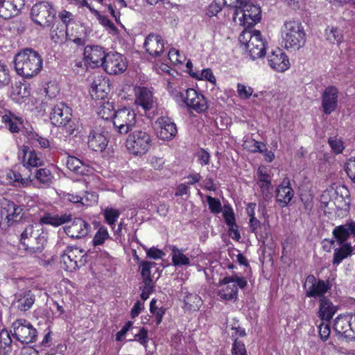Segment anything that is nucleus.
I'll list each match as a JSON object with an SVG mask.
<instances>
[{"instance_id":"1","label":"nucleus","mask_w":355,"mask_h":355,"mask_svg":"<svg viewBox=\"0 0 355 355\" xmlns=\"http://www.w3.org/2000/svg\"><path fill=\"white\" fill-rule=\"evenodd\" d=\"M14 62L17 73L26 78L37 75L43 66V60L40 53L28 48L15 55Z\"/></svg>"},{"instance_id":"2","label":"nucleus","mask_w":355,"mask_h":355,"mask_svg":"<svg viewBox=\"0 0 355 355\" xmlns=\"http://www.w3.org/2000/svg\"><path fill=\"white\" fill-rule=\"evenodd\" d=\"M282 45L286 49L299 50L306 42V33L299 20H286L282 28Z\"/></svg>"},{"instance_id":"3","label":"nucleus","mask_w":355,"mask_h":355,"mask_svg":"<svg viewBox=\"0 0 355 355\" xmlns=\"http://www.w3.org/2000/svg\"><path fill=\"white\" fill-rule=\"evenodd\" d=\"M47 241V234L40 224H30L21 234V242L31 253L40 252Z\"/></svg>"},{"instance_id":"4","label":"nucleus","mask_w":355,"mask_h":355,"mask_svg":"<svg viewBox=\"0 0 355 355\" xmlns=\"http://www.w3.org/2000/svg\"><path fill=\"white\" fill-rule=\"evenodd\" d=\"M171 92L178 103L185 105L198 113L203 112L208 108L205 96L193 88H189L182 92L171 91Z\"/></svg>"},{"instance_id":"5","label":"nucleus","mask_w":355,"mask_h":355,"mask_svg":"<svg viewBox=\"0 0 355 355\" xmlns=\"http://www.w3.org/2000/svg\"><path fill=\"white\" fill-rule=\"evenodd\" d=\"M239 40L241 45L249 51L252 60L262 58L266 54V42L261 37L259 31L245 29L239 35Z\"/></svg>"},{"instance_id":"6","label":"nucleus","mask_w":355,"mask_h":355,"mask_svg":"<svg viewBox=\"0 0 355 355\" xmlns=\"http://www.w3.org/2000/svg\"><path fill=\"white\" fill-rule=\"evenodd\" d=\"M71 109L64 103H59L55 105L50 113L51 123L58 127H64L68 135L74 134L76 127L74 122L71 120Z\"/></svg>"},{"instance_id":"7","label":"nucleus","mask_w":355,"mask_h":355,"mask_svg":"<svg viewBox=\"0 0 355 355\" xmlns=\"http://www.w3.org/2000/svg\"><path fill=\"white\" fill-rule=\"evenodd\" d=\"M128 150L133 155H143L152 146L150 135L146 131L135 130L132 131L126 140Z\"/></svg>"},{"instance_id":"8","label":"nucleus","mask_w":355,"mask_h":355,"mask_svg":"<svg viewBox=\"0 0 355 355\" xmlns=\"http://www.w3.org/2000/svg\"><path fill=\"white\" fill-rule=\"evenodd\" d=\"M30 15L35 24L46 28L51 25L55 18L56 12L50 3L43 1L33 6Z\"/></svg>"},{"instance_id":"9","label":"nucleus","mask_w":355,"mask_h":355,"mask_svg":"<svg viewBox=\"0 0 355 355\" xmlns=\"http://www.w3.org/2000/svg\"><path fill=\"white\" fill-rule=\"evenodd\" d=\"M136 113L128 107L116 110L112 122L115 131L120 135H126L132 130L136 124Z\"/></svg>"},{"instance_id":"10","label":"nucleus","mask_w":355,"mask_h":355,"mask_svg":"<svg viewBox=\"0 0 355 355\" xmlns=\"http://www.w3.org/2000/svg\"><path fill=\"white\" fill-rule=\"evenodd\" d=\"M83 253L84 250L79 248L68 246L61 255L60 264L62 268L67 271L73 272L84 265L85 260L83 261L85 256Z\"/></svg>"},{"instance_id":"11","label":"nucleus","mask_w":355,"mask_h":355,"mask_svg":"<svg viewBox=\"0 0 355 355\" xmlns=\"http://www.w3.org/2000/svg\"><path fill=\"white\" fill-rule=\"evenodd\" d=\"M13 335L22 343H33L36 340L37 331L24 319L17 320L12 323Z\"/></svg>"},{"instance_id":"12","label":"nucleus","mask_w":355,"mask_h":355,"mask_svg":"<svg viewBox=\"0 0 355 355\" xmlns=\"http://www.w3.org/2000/svg\"><path fill=\"white\" fill-rule=\"evenodd\" d=\"M304 288L306 290V296L308 297H325L324 294L330 289L328 282L318 279L313 275L307 276L304 284Z\"/></svg>"},{"instance_id":"13","label":"nucleus","mask_w":355,"mask_h":355,"mask_svg":"<svg viewBox=\"0 0 355 355\" xmlns=\"http://www.w3.org/2000/svg\"><path fill=\"white\" fill-rule=\"evenodd\" d=\"M64 227L65 233L73 239H80L85 237L92 230L89 223L82 218H75L68 222Z\"/></svg>"},{"instance_id":"14","label":"nucleus","mask_w":355,"mask_h":355,"mask_svg":"<svg viewBox=\"0 0 355 355\" xmlns=\"http://www.w3.org/2000/svg\"><path fill=\"white\" fill-rule=\"evenodd\" d=\"M239 10L242 13L243 24L247 28L253 26L261 19V8L252 3L250 0L241 6L239 8Z\"/></svg>"},{"instance_id":"15","label":"nucleus","mask_w":355,"mask_h":355,"mask_svg":"<svg viewBox=\"0 0 355 355\" xmlns=\"http://www.w3.org/2000/svg\"><path fill=\"white\" fill-rule=\"evenodd\" d=\"M102 67L107 73L111 75L121 73L127 69L123 55L116 52L107 53Z\"/></svg>"},{"instance_id":"16","label":"nucleus","mask_w":355,"mask_h":355,"mask_svg":"<svg viewBox=\"0 0 355 355\" xmlns=\"http://www.w3.org/2000/svg\"><path fill=\"white\" fill-rule=\"evenodd\" d=\"M157 137L162 140H171L176 135L178 130L171 119L161 116L155 121Z\"/></svg>"},{"instance_id":"17","label":"nucleus","mask_w":355,"mask_h":355,"mask_svg":"<svg viewBox=\"0 0 355 355\" xmlns=\"http://www.w3.org/2000/svg\"><path fill=\"white\" fill-rule=\"evenodd\" d=\"M338 89L330 85L325 88L321 96L322 107L326 114L334 112L338 106Z\"/></svg>"},{"instance_id":"18","label":"nucleus","mask_w":355,"mask_h":355,"mask_svg":"<svg viewBox=\"0 0 355 355\" xmlns=\"http://www.w3.org/2000/svg\"><path fill=\"white\" fill-rule=\"evenodd\" d=\"M12 306L20 312H26L33 305L35 297L31 290H21L16 293Z\"/></svg>"},{"instance_id":"19","label":"nucleus","mask_w":355,"mask_h":355,"mask_svg":"<svg viewBox=\"0 0 355 355\" xmlns=\"http://www.w3.org/2000/svg\"><path fill=\"white\" fill-rule=\"evenodd\" d=\"M106 55L104 48L101 46H87L84 50L85 59L89 64H93V67H102Z\"/></svg>"},{"instance_id":"20","label":"nucleus","mask_w":355,"mask_h":355,"mask_svg":"<svg viewBox=\"0 0 355 355\" xmlns=\"http://www.w3.org/2000/svg\"><path fill=\"white\" fill-rule=\"evenodd\" d=\"M144 46L146 52L154 58L161 56L164 52V40L155 33H150L146 37Z\"/></svg>"},{"instance_id":"21","label":"nucleus","mask_w":355,"mask_h":355,"mask_svg":"<svg viewBox=\"0 0 355 355\" xmlns=\"http://www.w3.org/2000/svg\"><path fill=\"white\" fill-rule=\"evenodd\" d=\"M24 6V0H0V17L10 19L17 15Z\"/></svg>"},{"instance_id":"22","label":"nucleus","mask_w":355,"mask_h":355,"mask_svg":"<svg viewBox=\"0 0 355 355\" xmlns=\"http://www.w3.org/2000/svg\"><path fill=\"white\" fill-rule=\"evenodd\" d=\"M268 62L272 69L279 72L285 71L290 67L288 56L279 49L271 52L268 56Z\"/></svg>"},{"instance_id":"23","label":"nucleus","mask_w":355,"mask_h":355,"mask_svg":"<svg viewBox=\"0 0 355 355\" xmlns=\"http://www.w3.org/2000/svg\"><path fill=\"white\" fill-rule=\"evenodd\" d=\"M276 201L281 207H286L294 196L288 179H284L276 189Z\"/></svg>"},{"instance_id":"24","label":"nucleus","mask_w":355,"mask_h":355,"mask_svg":"<svg viewBox=\"0 0 355 355\" xmlns=\"http://www.w3.org/2000/svg\"><path fill=\"white\" fill-rule=\"evenodd\" d=\"M337 311L338 306L327 297L319 300L318 316L321 320L329 322Z\"/></svg>"},{"instance_id":"25","label":"nucleus","mask_w":355,"mask_h":355,"mask_svg":"<svg viewBox=\"0 0 355 355\" xmlns=\"http://www.w3.org/2000/svg\"><path fill=\"white\" fill-rule=\"evenodd\" d=\"M1 214L6 216L8 223L18 221L21 218L19 215L23 210L22 208L12 201L3 199L1 202Z\"/></svg>"},{"instance_id":"26","label":"nucleus","mask_w":355,"mask_h":355,"mask_svg":"<svg viewBox=\"0 0 355 355\" xmlns=\"http://www.w3.org/2000/svg\"><path fill=\"white\" fill-rule=\"evenodd\" d=\"M18 157L23 162L24 167L37 168L42 164V160L37 157L35 152L31 150L29 147L26 146L21 147Z\"/></svg>"},{"instance_id":"27","label":"nucleus","mask_w":355,"mask_h":355,"mask_svg":"<svg viewBox=\"0 0 355 355\" xmlns=\"http://www.w3.org/2000/svg\"><path fill=\"white\" fill-rule=\"evenodd\" d=\"M347 223L344 225H341L339 226H336L332 232L333 239H325V241H328L330 243V246L329 248H327L325 245H324V249L327 251H330V248L331 245H334L335 243L337 245H343L345 243H348L346 242L350 236V233L349 229L347 228Z\"/></svg>"},{"instance_id":"28","label":"nucleus","mask_w":355,"mask_h":355,"mask_svg":"<svg viewBox=\"0 0 355 355\" xmlns=\"http://www.w3.org/2000/svg\"><path fill=\"white\" fill-rule=\"evenodd\" d=\"M108 144L107 137L94 130H92L88 135L87 144L89 148L96 152H103Z\"/></svg>"},{"instance_id":"29","label":"nucleus","mask_w":355,"mask_h":355,"mask_svg":"<svg viewBox=\"0 0 355 355\" xmlns=\"http://www.w3.org/2000/svg\"><path fill=\"white\" fill-rule=\"evenodd\" d=\"M110 91V87L107 80L96 78L92 83L89 93L93 99H104Z\"/></svg>"},{"instance_id":"30","label":"nucleus","mask_w":355,"mask_h":355,"mask_svg":"<svg viewBox=\"0 0 355 355\" xmlns=\"http://www.w3.org/2000/svg\"><path fill=\"white\" fill-rule=\"evenodd\" d=\"M136 103L141 105L145 110L153 107V99L152 92L146 87H140L137 92Z\"/></svg>"},{"instance_id":"31","label":"nucleus","mask_w":355,"mask_h":355,"mask_svg":"<svg viewBox=\"0 0 355 355\" xmlns=\"http://www.w3.org/2000/svg\"><path fill=\"white\" fill-rule=\"evenodd\" d=\"M339 247L334 250L333 264L338 266L345 259L350 257L354 252V248L351 243L338 245Z\"/></svg>"},{"instance_id":"32","label":"nucleus","mask_w":355,"mask_h":355,"mask_svg":"<svg viewBox=\"0 0 355 355\" xmlns=\"http://www.w3.org/2000/svg\"><path fill=\"white\" fill-rule=\"evenodd\" d=\"M71 217V215L67 214L60 216L58 214H46L40 218V223L58 227L69 222Z\"/></svg>"},{"instance_id":"33","label":"nucleus","mask_w":355,"mask_h":355,"mask_svg":"<svg viewBox=\"0 0 355 355\" xmlns=\"http://www.w3.org/2000/svg\"><path fill=\"white\" fill-rule=\"evenodd\" d=\"M67 28L63 24H58L51 27L50 36L51 40L56 44H62L67 40Z\"/></svg>"},{"instance_id":"34","label":"nucleus","mask_w":355,"mask_h":355,"mask_svg":"<svg viewBox=\"0 0 355 355\" xmlns=\"http://www.w3.org/2000/svg\"><path fill=\"white\" fill-rule=\"evenodd\" d=\"M2 121L8 126L11 132H18L19 126L22 124V119L16 116L14 114L9 112L2 116Z\"/></svg>"},{"instance_id":"35","label":"nucleus","mask_w":355,"mask_h":355,"mask_svg":"<svg viewBox=\"0 0 355 355\" xmlns=\"http://www.w3.org/2000/svg\"><path fill=\"white\" fill-rule=\"evenodd\" d=\"M67 167L78 175H84L88 170L80 159L73 156H69L66 162Z\"/></svg>"},{"instance_id":"36","label":"nucleus","mask_w":355,"mask_h":355,"mask_svg":"<svg viewBox=\"0 0 355 355\" xmlns=\"http://www.w3.org/2000/svg\"><path fill=\"white\" fill-rule=\"evenodd\" d=\"M116 112L114 110V103L112 102L106 101L101 105L98 111V115L103 120L107 121L112 119L114 121Z\"/></svg>"},{"instance_id":"37","label":"nucleus","mask_w":355,"mask_h":355,"mask_svg":"<svg viewBox=\"0 0 355 355\" xmlns=\"http://www.w3.org/2000/svg\"><path fill=\"white\" fill-rule=\"evenodd\" d=\"M169 248L172 252V261L174 266H189L190 264L189 259L183 254L182 250L178 249L175 245H171Z\"/></svg>"},{"instance_id":"38","label":"nucleus","mask_w":355,"mask_h":355,"mask_svg":"<svg viewBox=\"0 0 355 355\" xmlns=\"http://www.w3.org/2000/svg\"><path fill=\"white\" fill-rule=\"evenodd\" d=\"M349 315H339L335 320L334 324V330L339 334H345L346 336L349 331Z\"/></svg>"},{"instance_id":"39","label":"nucleus","mask_w":355,"mask_h":355,"mask_svg":"<svg viewBox=\"0 0 355 355\" xmlns=\"http://www.w3.org/2000/svg\"><path fill=\"white\" fill-rule=\"evenodd\" d=\"M225 288L218 291V295L225 300H236L238 296V288L236 284H224Z\"/></svg>"},{"instance_id":"40","label":"nucleus","mask_w":355,"mask_h":355,"mask_svg":"<svg viewBox=\"0 0 355 355\" xmlns=\"http://www.w3.org/2000/svg\"><path fill=\"white\" fill-rule=\"evenodd\" d=\"M184 309L188 311H196L199 309L202 304V300L197 294L188 293L184 299Z\"/></svg>"},{"instance_id":"41","label":"nucleus","mask_w":355,"mask_h":355,"mask_svg":"<svg viewBox=\"0 0 355 355\" xmlns=\"http://www.w3.org/2000/svg\"><path fill=\"white\" fill-rule=\"evenodd\" d=\"M325 37L331 44H340L343 41L342 31L337 27H327L325 30Z\"/></svg>"},{"instance_id":"42","label":"nucleus","mask_w":355,"mask_h":355,"mask_svg":"<svg viewBox=\"0 0 355 355\" xmlns=\"http://www.w3.org/2000/svg\"><path fill=\"white\" fill-rule=\"evenodd\" d=\"M156 263L152 261H141L139 264V268L141 269V277L143 279L144 284H153L151 279V271L152 267L155 266Z\"/></svg>"},{"instance_id":"43","label":"nucleus","mask_w":355,"mask_h":355,"mask_svg":"<svg viewBox=\"0 0 355 355\" xmlns=\"http://www.w3.org/2000/svg\"><path fill=\"white\" fill-rule=\"evenodd\" d=\"M234 284L236 286L241 288H244L247 285V280L243 277H239L237 274H233L232 276H228L224 277L223 279H220L218 284L219 286H222V284Z\"/></svg>"},{"instance_id":"44","label":"nucleus","mask_w":355,"mask_h":355,"mask_svg":"<svg viewBox=\"0 0 355 355\" xmlns=\"http://www.w3.org/2000/svg\"><path fill=\"white\" fill-rule=\"evenodd\" d=\"M35 177L40 183L45 185H50L53 178L51 172L46 168L35 169Z\"/></svg>"},{"instance_id":"45","label":"nucleus","mask_w":355,"mask_h":355,"mask_svg":"<svg viewBox=\"0 0 355 355\" xmlns=\"http://www.w3.org/2000/svg\"><path fill=\"white\" fill-rule=\"evenodd\" d=\"M257 184L260 188L263 200L265 202L270 201L273 196V187L271 182H257Z\"/></svg>"},{"instance_id":"46","label":"nucleus","mask_w":355,"mask_h":355,"mask_svg":"<svg viewBox=\"0 0 355 355\" xmlns=\"http://www.w3.org/2000/svg\"><path fill=\"white\" fill-rule=\"evenodd\" d=\"M103 215L105 219V221L110 225H114L115 224L116 220L119 217L120 212L118 209H114L112 207H106L104 209Z\"/></svg>"},{"instance_id":"47","label":"nucleus","mask_w":355,"mask_h":355,"mask_svg":"<svg viewBox=\"0 0 355 355\" xmlns=\"http://www.w3.org/2000/svg\"><path fill=\"white\" fill-rule=\"evenodd\" d=\"M108 237L109 234L107 228L101 227L94 236L92 241L94 246L102 245Z\"/></svg>"},{"instance_id":"48","label":"nucleus","mask_w":355,"mask_h":355,"mask_svg":"<svg viewBox=\"0 0 355 355\" xmlns=\"http://www.w3.org/2000/svg\"><path fill=\"white\" fill-rule=\"evenodd\" d=\"M8 177L13 180V182L18 183L22 187L28 186L31 182L30 177L28 178H23L21 173L15 171H10L8 173Z\"/></svg>"},{"instance_id":"49","label":"nucleus","mask_w":355,"mask_h":355,"mask_svg":"<svg viewBox=\"0 0 355 355\" xmlns=\"http://www.w3.org/2000/svg\"><path fill=\"white\" fill-rule=\"evenodd\" d=\"M207 202L211 213L219 214L222 211V206L219 199L207 196Z\"/></svg>"},{"instance_id":"50","label":"nucleus","mask_w":355,"mask_h":355,"mask_svg":"<svg viewBox=\"0 0 355 355\" xmlns=\"http://www.w3.org/2000/svg\"><path fill=\"white\" fill-rule=\"evenodd\" d=\"M10 83V76L8 67L0 61V87L8 85Z\"/></svg>"},{"instance_id":"51","label":"nucleus","mask_w":355,"mask_h":355,"mask_svg":"<svg viewBox=\"0 0 355 355\" xmlns=\"http://www.w3.org/2000/svg\"><path fill=\"white\" fill-rule=\"evenodd\" d=\"M345 171L349 178L355 183V157L347 160L345 164Z\"/></svg>"},{"instance_id":"52","label":"nucleus","mask_w":355,"mask_h":355,"mask_svg":"<svg viewBox=\"0 0 355 355\" xmlns=\"http://www.w3.org/2000/svg\"><path fill=\"white\" fill-rule=\"evenodd\" d=\"M253 92V89L250 87H246L241 83L237 84L238 95L241 98L248 99L252 96Z\"/></svg>"},{"instance_id":"53","label":"nucleus","mask_w":355,"mask_h":355,"mask_svg":"<svg viewBox=\"0 0 355 355\" xmlns=\"http://www.w3.org/2000/svg\"><path fill=\"white\" fill-rule=\"evenodd\" d=\"M232 355H247L245 346L243 342L235 339L232 348Z\"/></svg>"},{"instance_id":"54","label":"nucleus","mask_w":355,"mask_h":355,"mask_svg":"<svg viewBox=\"0 0 355 355\" xmlns=\"http://www.w3.org/2000/svg\"><path fill=\"white\" fill-rule=\"evenodd\" d=\"M58 18L62 21L61 24L66 26L67 28L69 25V24L73 21V15L71 12L62 10L58 13ZM60 24V23H59Z\"/></svg>"},{"instance_id":"55","label":"nucleus","mask_w":355,"mask_h":355,"mask_svg":"<svg viewBox=\"0 0 355 355\" xmlns=\"http://www.w3.org/2000/svg\"><path fill=\"white\" fill-rule=\"evenodd\" d=\"M132 340L138 341L141 345L145 347L148 343V331L144 327L139 329V332L135 335V338Z\"/></svg>"},{"instance_id":"56","label":"nucleus","mask_w":355,"mask_h":355,"mask_svg":"<svg viewBox=\"0 0 355 355\" xmlns=\"http://www.w3.org/2000/svg\"><path fill=\"white\" fill-rule=\"evenodd\" d=\"M223 217L227 226L230 230H232L234 226L236 225L234 214L232 208L225 209L223 213Z\"/></svg>"},{"instance_id":"57","label":"nucleus","mask_w":355,"mask_h":355,"mask_svg":"<svg viewBox=\"0 0 355 355\" xmlns=\"http://www.w3.org/2000/svg\"><path fill=\"white\" fill-rule=\"evenodd\" d=\"M319 334L322 340H327L330 335L329 322L322 321L318 327Z\"/></svg>"},{"instance_id":"58","label":"nucleus","mask_w":355,"mask_h":355,"mask_svg":"<svg viewBox=\"0 0 355 355\" xmlns=\"http://www.w3.org/2000/svg\"><path fill=\"white\" fill-rule=\"evenodd\" d=\"M329 144L331 149L336 154L341 153L344 149L342 140L337 138H329Z\"/></svg>"},{"instance_id":"59","label":"nucleus","mask_w":355,"mask_h":355,"mask_svg":"<svg viewBox=\"0 0 355 355\" xmlns=\"http://www.w3.org/2000/svg\"><path fill=\"white\" fill-rule=\"evenodd\" d=\"M12 343L11 338L7 330H0V348L5 349Z\"/></svg>"},{"instance_id":"60","label":"nucleus","mask_w":355,"mask_h":355,"mask_svg":"<svg viewBox=\"0 0 355 355\" xmlns=\"http://www.w3.org/2000/svg\"><path fill=\"white\" fill-rule=\"evenodd\" d=\"M94 15L97 17V18L101 25L110 28L113 32H116L117 31V29L115 27V26L114 25V24L107 17L100 15V13L98 12V14H94Z\"/></svg>"},{"instance_id":"61","label":"nucleus","mask_w":355,"mask_h":355,"mask_svg":"<svg viewBox=\"0 0 355 355\" xmlns=\"http://www.w3.org/2000/svg\"><path fill=\"white\" fill-rule=\"evenodd\" d=\"M197 157L201 165H207L209 163L210 155L203 148L198 151Z\"/></svg>"},{"instance_id":"62","label":"nucleus","mask_w":355,"mask_h":355,"mask_svg":"<svg viewBox=\"0 0 355 355\" xmlns=\"http://www.w3.org/2000/svg\"><path fill=\"white\" fill-rule=\"evenodd\" d=\"M164 255L165 254L162 250L155 248H151L147 251V256L154 259H162Z\"/></svg>"},{"instance_id":"63","label":"nucleus","mask_w":355,"mask_h":355,"mask_svg":"<svg viewBox=\"0 0 355 355\" xmlns=\"http://www.w3.org/2000/svg\"><path fill=\"white\" fill-rule=\"evenodd\" d=\"M200 78L208 80L213 84L216 83V78L210 69H203L200 73Z\"/></svg>"},{"instance_id":"64","label":"nucleus","mask_w":355,"mask_h":355,"mask_svg":"<svg viewBox=\"0 0 355 355\" xmlns=\"http://www.w3.org/2000/svg\"><path fill=\"white\" fill-rule=\"evenodd\" d=\"M221 10V8L218 3H211L206 11V15L209 17H214Z\"/></svg>"}]
</instances>
